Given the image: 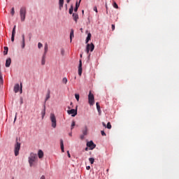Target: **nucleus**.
Here are the masks:
<instances>
[{"instance_id": "obj_1", "label": "nucleus", "mask_w": 179, "mask_h": 179, "mask_svg": "<svg viewBox=\"0 0 179 179\" xmlns=\"http://www.w3.org/2000/svg\"><path fill=\"white\" fill-rule=\"evenodd\" d=\"M37 159H38L37 154H35L33 152L30 153V155L28 158L30 167H33V165L34 164V162H36Z\"/></svg>"}, {"instance_id": "obj_2", "label": "nucleus", "mask_w": 179, "mask_h": 179, "mask_svg": "<svg viewBox=\"0 0 179 179\" xmlns=\"http://www.w3.org/2000/svg\"><path fill=\"white\" fill-rule=\"evenodd\" d=\"M27 13V9L26 7H21L20 10V16L21 22H24L26 20V15Z\"/></svg>"}, {"instance_id": "obj_3", "label": "nucleus", "mask_w": 179, "mask_h": 179, "mask_svg": "<svg viewBox=\"0 0 179 179\" xmlns=\"http://www.w3.org/2000/svg\"><path fill=\"white\" fill-rule=\"evenodd\" d=\"M50 121L52 122V128L57 127V117H55V115L54 113L50 114Z\"/></svg>"}, {"instance_id": "obj_4", "label": "nucleus", "mask_w": 179, "mask_h": 179, "mask_svg": "<svg viewBox=\"0 0 179 179\" xmlns=\"http://www.w3.org/2000/svg\"><path fill=\"white\" fill-rule=\"evenodd\" d=\"M88 101L90 106H93V104H94V95L92 93V91H90L89 92Z\"/></svg>"}, {"instance_id": "obj_5", "label": "nucleus", "mask_w": 179, "mask_h": 179, "mask_svg": "<svg viewBox=\"0 0 179 179\" xmlns=\"http://www.w3.org/2000/svg\"><path fill=\"white\" fill-rule=\"evenodd\" d=\"M94 50V44H93V43L87 44V48H86L87 54H89L90 51L91 52H93Z\"/></svg>"}, {"instance_id": "obj_6", "label": "nucleus", "mask_w": 179, "mask_h": 179, "mask_svg": "<svg viewBox=\"0 0 179 179\" xmlns=\"http://www.w3.org/2000/svg\"><path fill=\"white\" fill-rule=\"evenodd\" d=\"M68 114L71 115V117H75L78 115V106H76V109H71L70 110H67Z\"/></svg>"}, {"instance_id": "obj_7", "label": "nucleus", "mask_w": 179, "mask_h": 179, "mask_svg": "<svg viewBox=\"0 0 179 179\" xmlns=\"http://www.w3.org/2000/svg\"><path fill=\"white\" fill-rule=\"evenodd\" d=\"M19 150H20V143L17 142L15 145V156H19Z\"/></svg>"}, {"instance_id": "obj_8", "label": "nucleus", "mask_w": 179, "mask_h": 179, "mask_svg": "<svg viewBox=\"0 0 179 179\" xmlns=\"http://www.w3.org/2000/svg\"><path fill=\"white\" fill-rule=\"evenodd\" d=\"M87 146L91 149V150H93L94 148H96V145L94 143H93L92 141L87 143Z\"/></svg>"}, {"instance_id": "obj_9", "label": "nucleus", "mask_w": 179, "mask_h": 179, "mask_svg": "<svg viewBox=\"0 0 179 179\" xmlns=\"http://www.w3.org/2000/svg\"><path fill=\"white\" fill-rule=\"evenodd\" d=\"M82 71H83V69H82V60L80 59L79 65H78V75H79V76H82Z\"/></svg>"}, {"instance_id": "obj_10", "label": "nucleus", "mask_w": 179, "mask_h": 179, "mask_svg": "<svg viewBox=\"0 0 179 179\" xmlns=\"http://www.w3.org/2000/svg\"><path fill=\"white\" fill-rule=\"evenodd\" d=\"M10 64H12V59L10 58H8L6 61V68H9L10 66Z\"/></svg>"}, {"instance_id": "obj_11", "label": "nucleus", "mask_w": 179, "mask_h": 179, "mask_svg": "<svg viewBox=\"0 0 179 179\" xmlns=\"http://www.w3.org/2000/svg\"><path fill=\"white\" fill-rule=\"evenodd\" d=\"M38 156L39 159H43V157H44V152H43V150H39L38 151Z\"/></svg>"}, {"instance_id": "obj_12", "label": "nucleus", "mask_w": 179, "mask_h": 179, "mask_svg": "<svg viewBox=\"0 0 179 179\" xmlns=\"http://www.w3.org/2000/svg\"><path fill=\"white\" fill-rule=\"evenodd\" d=\"M62 8H64V0H59V10H62Z\"/></svg>"}, {"instance_id": "obj_13", "label": "nucleus", "mask_w": 179, "mask_h": 179, "mask_svg": "<svg viewBox=\"0 0 179 179\" xmlns=\"http://www.w3.org/2000/svg\"><path fill=\"white\" fill-rule=\"evenodd\" d=\"M73 19L76 22V23H78V19H79V15L77 13H73Z\"/></svg>"}, {"instance_id": "obj_14", "label": "nucleus", "mask_w": 179, "mask_h": 179, "mask_svg": "<svg viewBox=\"0 0 179 179\" xmlns=\"http://www.w3.org/2000/svg\"><path fill=\"white\" fill-rule=\"evenodd\" d=\"M82 0L79 1V3H78V1L76 3V7L74 8V12H78V9H79V6H80V2Z\"/></svg>"}, {"instance_id": "obj_15", "label": "nucleus", "mask_w": 179, "mask_h": 179, "mask_svg": "<svg viewBox=\"0 0 179 179\" xmlns=\"http://www.w3.org/2000/svg\"><path fill=\"white\" fill-rule=\"evenodd\" d=\"M47 52H48V44L45 43L44 47L43 55H47Z\"/></svg>"}, {"instance_id": "obj_16", "label": "nucleus", "mask_w": 179, "mask_h": 179, "mask_svg": "<svg viewBox=\"0 0 179 179\" xmlns=\"http://www.w3.org/2000/svg\"><path fill=\"white\" fill-rule=\"evenodd\" d=\"M22 48H24V47H26V43H25V41H24V34H22Z\"/></svg>"}, {"instance_id": "obj_17", "label": "nucleus", "mask_w": 179, "mask_h": 179, "mask_svg": "<svg viewBox=\"0 0 179 179\" xmlns=\"http://www.w3.org/2000/svg\"><path fill=\"white\" fill-rule=\"evenodd\" d=\"M20 89V86L19 85V84H16L14 87L15 93H17V92H19Z\"/></svg>"}, {"instance_id": "obj_18", "label": "nucleus", "mask_w": 179, "mask_h": 179, "mask_svg": "<svg viewBox=\"0 0 179 179\" xmlns=\"http://www.w3.org/2000/svg\"><path fill=\"white\" fill-rule=\"evenodd\" d=\"M73 37H75V35L73 34V29L71 30L70 32V42L72 43V38H73Z\"/></svg>"}, {"instance_id": "obj_19", "label": "nucleus", "mask_w": 179, "mask_h": 179, "mask_svg": "<svg viewBox=\"0 0 179 179\" xmlns=\"http://www.w3.org/2000/svg\"><path fill=\"white\" fill-rule=\"evenodd\" d=\"M42 120H44V117L45 116V105L43 106V110L41 112Z\"/></svg>"}, {"instance_id": "obj_20", "label": "nucleus", "mask_w": 179, "mask_h": 179, "mask_svg": "<svg viewBox=\"0 0 179 179\" xmlns=\"http://www.w3.org/2000/svg\"><path fill=\"white\" fill-rule=\"evenodd\" d=\"M60 148H61L62 152L64 153V141L62 139L60 140Z\"/></svg>"}, {"instance_id": "obj_21", "label": "nucleus", "mask_w": 179, "mask_h": 179, "mask_svg": "<svg viewBox=\"0 0 179 179\" xmlns=\"http://www.w3.org/2000/svg\"><path fill=\"white\" fill-rule=\"evenodd\" d=\"M45 55H43L42 60H41V65H45Z\"/></svg>"}, {"instance_id": "obj_22", "label": "nucleus", "mask_w": 179, "mask_h": 179, "mask_svg": "<svg viewBox=\"0 0 179 179\" xmlns=\"http://www.w3.org/2000/svg\"><path fill=\"white\" fill-rule=\"evenodd\" d=\"M91 38H92V34H88L87 37L86 38V42H85L86 44H87V43L90 41Z\"/></svg>"}, {"instance_id": "obj_23", "label": "nucleus", "mask_w": 179, "mask_h": 179, "mask_svg": "<svg viewBox=\"0 0 179 179\" xmlns=\"http://www.w3.org/2000/svg\"><path fill=\"white\" fill-rule=\"evenodd\" d=\"M8 51H9V48L6 46L4 47V51H3V55H8Z\"/></svg>"}, {"instance_id": "obj_24", "label": "nucleus", "mask_w": 179, "mask_h": 179, "mask_svg": "<svg viewBox=\"0 0 179 179\" xmlns=\"http://www.w3.org/2000/svg\"><path fill=\"white\" fill-rule=\"evenodd\" d=\"M50 97H51V96H50V92L48 91V94H46V97H45V102L47 101Z\"/></svg>"}, {"instance_id": "obj_25", "label": "nucleus", "mask_w": 179, "mask_h": 179, "mask_svg": "<svg viewBox=\"0 0 179 179\" xmlns=\"http://www.w3.org/2000/svg\"><path fill=\"white\" fill-rule=\"evenodd\" d=\"M83 135H87V127H85V129L83 130Z\"/></svg>"}, {"instance_id": "obj_26", "label": "nucleus", "mask_w": 179, "mask_h": 179, "mask_svg": "<svg viewBox=\"0 0 179 179\" xmlns=\"http://www.w3.org/2000/svg\"><path fill=\"white\" fill-rule=\"evenodd\" d=\"M62 83H64V85H66V83H68V78H64L62 79Z\"/></svg>"}, {"instance_id": "obj_27", "label": "nucleus", "mask_w": 179, "mask_h": 179, "mask_svg": "<svg viewBox=\"0 0 179 179\" xmlns=\"http://www.w3.org/2000/svg\"><path fill=\"white\" fill-rule=\"evenodd\" d=\"M72 13H73V6H71L69 8V14L72 15Z\"/></svg>"}, {"instance_id": "obj_28", "label": "nucleus", "mask_w": 179, "mask_h": 179, "mask_svg": "<svg viewBox=\"0 0 179 179\" xmlns=\"http://www.w3.org/2000/svg\"><path fill=\"white\" fill-rule=\"evenodd\" d=\"M96 110H98L99 112H100V105L99 104V102L96 103Z\"/></svg>"}, {"instance_id": "obj_29", "label": "nucleus", "mask_w": 179, "mask_h": 179, "mask_svg": "<svg viewBox=\"0 0 179 179\" xmlns=\"http://www.w3.org/2000/svg\"><path fill=\"white\" fill-rule=\"evenodd\" d=\"M3 82V79L2 78V74L0 71V85Z\"/></svg>"}, {"instance_id": "obj_30", "label": "nucleus", "mask_w": 179, "mask_h": 179, "mask_svg": "<svg viewBox=\"0 0 179 179\" xmlns=\"http://www.w3.org/2000/svg\"><path fill=\"white\" fill-rule=\"evenodd\" d=\"M106 128H108V129H111V123H110V122H108Z\"/></svg>"}, {"instance_id": "obj_31", "label": "nucleus", "mask_w": 179, "mask_h": 179, "mask_svg": "<svg viewBox=\"0 0 179 179\" xmlns=\"http://www.w3.org/2000/svg\"><path fill=\"white\" fill-rule=\"evenodd\" d=\"M89 161L91 163V164H93L94 163V158H90Z\"/></svg>"}, {"instance_id": "obj_32", "label": "nucleus", "mask_w": 179, "mask_h": 179, "mask_svg": "<svg viewBox=\"0 0 179 179\" xmlns=\"http://www.w3.org/2000/svg\"><path fill=\"white\" fill-rule=\"evenodd\" d=\"M75 97H76L77 101H79V99H80L79 94H75Z\"/></svg>"}, {"instance_id": "obj_33", "label": "nucleus", "mask_w": 179, "mask_h": 179, "mask_svg": "<svg viewBox=\"0 0 179 179\" xmlns=\"http://www.w3.org/2000/svg\"><path fill=\"white\" fill-rule=\"evenodd\" d=\"M113 7L115 8V9H118V4H117V3H115V2H114Z\"/></svg>"}, {"instance_id": "obj_34", "label": "nucleus", "mask_w": 179, "mask_h": 179, "mask_svg": "<svg viewBox=\"0 0 179 179\" xmlns=\"http://www.w3.org/2000/svg\"><path fill=\"white\" fill-rule=\"evenodd\" d=\"M11 15H12V16H13L15 15V8H13V7L11 9Z\"/></svg>"}, {"instance_id": "obj_35", "label": "nucleus", "mask_w": 179, "mask_h": 179, "mask_svg": "<svg viewBox=\"0 0 179 179\" xmlns=\"http://www.w3.org/2000/svg\"><path fill=\"white\" fill-rule=\"evenodd\" d=\"M75 125H76V122H75V121H73L71 123V129H73V127H75Z\"/></svg>"}, {"instance_id": "obj_36", "label": "nucleus", "mask_w": 179, "mask_h": 179, "mask_svg": "<svg viewBox=\"0 0 179 179\" xmlns=\"http://www.w3.org/2000/svg\"><path fill=\"white\" fill-rule=\"evenodd\" d=\"M15 34H16V30L13 29V31H12V35H11V36H15Z\"/></svg>"}, {"instance_id": "obj_37", "label": "nucleus", "mask_w": 179, "mask_h": 179, "mask_svg": "<svg viewBox=\"0 0 179 179\" xmlns=\"http://www.w3.org/2000/svg\"><path fill=\"white\" fill-rule=\"evenodd\" d=\"M42 47H43V43H38V48H41Z\"/></svg>"}, {"instance_id": "obj_38", "label": "nucleus", "mask_w": 179, "mask_h": 179, "mask_svg": "<svg viewBox=\"0 0 179 179\" xmlns=\"http://www.w3.org/2000/svg\"><path fill=\"white\" fill-rule=\"evenodd\" d=\"M111 27H112L113 31H114V30H115V24H112Z\"/></svg>"}, {"instance_id": "obj_39", "label": "nucleus", "mask_w": 179, "mask_h": 179, "mask_svg": "<svg viewBox=\"0 0 179 179\" xmlns=\"http://www.w3.org/2000/svg\"><path fill=\"white\" fill-rule=\"evenodd\" d=\"M11 41L13 43V41H15V36H12L11 35Z\"/></svg>"}, {"instance_id": "obj_40", "label": "nucleus", "mask_w": 179, "mask_h": 179, "mask_svg": "<svg viewBox=\"0 0 179 179\" xmlns=\"http://www.w3.org/2000/svg\"><path fill=\"white\" fill-rule=\"evenodd\" d=\"M101 134L102 136H106V133L104 132V131H101Z\"/></svg>"}, {"instance_id": "obj_41", "label": "nucleus", "mask_w": 179, "mask_h": 179, "mask_svg": "<svg viewBox=\"0 0 179 179\" xmlns=\"http://www.w3.org/2000/svg\"><path fill=\"white\" fill-rule=\"evenodd\" d=\"M85 135H84V134L80 135V139H82V140L85 139Z\"/></svg>"}, {"instance_id": "obj_42", "label": "nucleus", "mask_w": 179, "mask_h": 179, "mask_svg": "<svg viewBox=\"0 0 179 179\" xmlns=\"http://www.w3.org/2000/svg\"><path fill=\"white\" fill-rule=\"evenodd\" d=\"M65 53V50L64 49L61 50V54L62 55H64V54Z\"/></svg>"}, {"instance_id": "obj_43", "label": "nucleus", "mask_w": 179, "mask_h": 179, "mask_svg": "<svg viewBox=\"0 0 179 179\" xmlns=\"http://www.w3.org/2000/svg\"><path fill=\"white\" fill-rule=\"evenodd\" d=\"M94 12H96V13H97V7H94Z\"/></svg>"}, {"instance_id": "obj_44", "label": "nucleus", "mask_w": 179, "mask_h": 179, "mask_svg": "<svg viewBox=\"0 0 179 179\" xmlns=\"http://www.w3.org/2000/svg\"><path fill=\"white\" fill-rule=\"evenodd\" d=\"M68 157L71 158V154L69 153V151H67Z\"/></svg>"}, {"instance_id": "obj_45", "label": "nucleus", "mask_w": 179, "mask_h": 179, "mask_svg": "<svg viewBox=\"0 0 179 179\" xmlns=\"http://www.w3.org/2000/svg\"><path fill=\"white\" fill-rule=\"evenodd\" d=\"M41 179H45V176H42L41 177Z\"/></svg>"}, {"instance_id": "obj_46", "label": "nucleus", "mask_w": 179, "mask_h": 179, "mask_svg": "<svg viewBox=\"0 0 179 179\" xmlns=\"http://www.w3.org/2000/svg\"><path fill=\"white\" fill-rule=\"evenodd\" d=\"M13 30H16V25L14 26Z\"/></svg>"}, {"instance_id": "obj_47", "label": "nucleus", "mask_w": 179, "mask_h": 179, "mask_svg": "<svg viewBox=\"0 0 179 179\" xmlns=\"http://www.w3.org/2000/svg\"><path fill=\"white\" fill-rule=\"evenodd\" d=\"M80 31H81V33H83V28H80Z\"/></svg>"}, {"instance_id": "obj_48", "label": "nucleus", "mask_w": 179, "mask_h": 179, "mask_svg": "<svg viewBox=\"0 0 179 179\" xmlns=\"http://www.w3.org/2000/svg\"><path fill=\"white\" fill-rule=\"evenodd\" d=\"M21 88H20V93H22V84H20Z\"/></svg>"}, {"instance_id": "obj_49", "label": "nucleus", "mask_w": 179, "mask_h": 179, "mask_svg": "<svg viewBox=\"0 0 179 179\" xmlns=\"http://www.w3.org/2000/svg\"><path fill=\"white\" fill-rule=\"evenodd\" d=\"M67 3H69L71 2V0H66Z\"/></svg>"}, {"instance_id": "obj_50", "label": "nucleus", "mask_w": 179, "mask_h": 179, "mask_svg": "<svg viewBox=\"0 0 179 179\" xmlns=\"http://www.w3.org/2000/svg\"><path fill=\"white\" fill-rule=\"evenodd\" d=\"M90 169V166H87V170H89Z\"/></svg>"}, {"instance_id": "obj_51", "label": "nucleus", "mask_w": 179, "mask_h": 179, "mask_svg": "<svg viewBox=\"0 0 179 179\" xmlns=\"http://www.w3.org/2000/svg\"><path fill=\"white\" fill-rule=\"evenodd\" d=\"M102 124L106 127V123L103 122Z\"/></svg>"}, {"instance_id": "obj_52", "label": "nucleus", "mask_w": 179, "mask_h": 179, "mask_svg": "<svg viewBox=\"0 0 179 179\" xmlns=\"http://www.w3.org/2000/svg\"><path fill=\"white\" fill-rule=\"evenodd\" d=\"M69 136H72V133H70V134H69Z\"/></svg>"}, {"instance_id": "obj_53", "label": "nucleus", "mask_w": 179, "mask_h": 179, "mask_svg": "<svg viewBox=\"0 0 179 179\" xmlns=\"http://www.w3.org/2000/svg\"><path fill=\"white\" fill-rule=\"evenodd\" d=\"M82 13H85V10H82Z\"/></svg>"}, {"instance_id": "obj_54", "label": "nucleus", "mask_w": 179, "mask_h": 179, "mask_svg": "<svg viewBox=\"0 0 179 179\" xmlns=\"http://www.w3.org/2000/svg\"><path fill=\"white\" fill-rule=\"evenodd\" d=\"M71 106H72V102H71Z\"/></svg>"}, {"instance_id": "obj_55", "label": "nucleus", "mask_w": 179, "mask_h": 179, "mask_svg": "<svg viewBox=\"0 0 179 179\" xmlns=\"http://www.w3.org/2000/svg\"><path fill=\"white\" fill-rule=\"evenodd\" d=\"M66 6H68V5H67V4H66Z\"/></svg>"}, {"instance_id": "obj_56", "label": "nucleus", "mask_w": 179, "mask_h": 179, "mask_svg": "<svg viewBox=\"0 0 179 179\" xmlns=\"http://www.w3.org/2000/svg\"><path fill=\"white\" fill-rule=\"evenodd\" d=\"M89 57H90V55H89V56H88Z\"/></svg>"}, {"instance_id": "obj_57", "label": "nucleus", "mask_w": 179, "mask_h": 179, "mask_svg": "<svg viewBox=\"0 0 179 179\" xmlns=\"http://www.w3.org/2000/svg\"><path fill=\"white\" fill-rule=\"evenodd\" d=\"M107 171H108V169H107Z\"/></svg>"}, {"instance_id": "obj_58", "label": "nucleus", "mask_w": 179, "mask_h": 179, "mask_svg": "<svg viewBox=\"0 0 179 179\" xmlns=\"http://www.w3.org/2000/svg\"><path fill=\"white\" fill-rule=\"evenodd\" d=\"M106 9H107V6H106Z\"/></svg>"}, {"instance_id": "obj_59", "label": "nucleus", "mask_w": 179, "mask_h": 179, "mask_svg": "<svg viewBox=\"0 0 179 179\" xmlns=\"http://www.w3.org/2000/svg\"><path fill=\"white\" fill-rule=\"evenodd\" d=\"M12 179H14V178H12Z\"/></svg>"}]
</instances>
